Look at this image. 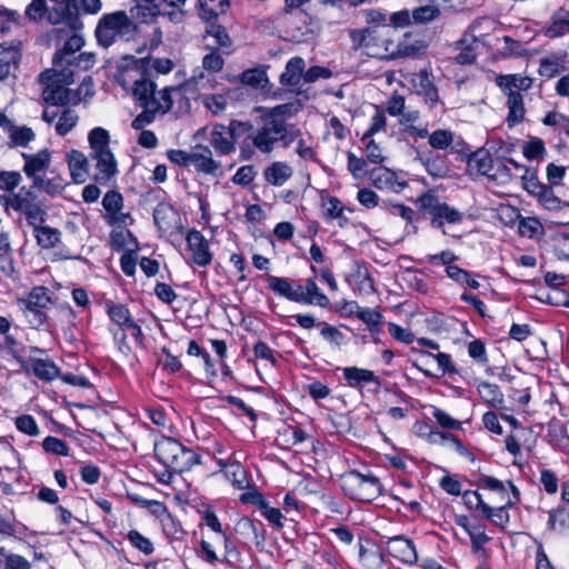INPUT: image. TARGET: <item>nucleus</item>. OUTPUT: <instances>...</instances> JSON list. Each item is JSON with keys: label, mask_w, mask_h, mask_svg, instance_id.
Returning a JSON list of instances; mask_svg holds the SVG:
<instances>
[{"label": "nucleus", "mask_w": 569, "mask_h": 569, "mask_svg": "<svg viewBox=\"0 0 569 569\" xmlns=\"http://www.w3.org/2000/svg\"><path fill=\"white\" fill-rule=\"evenodd\" d=\"M157 459L168 469L182 472L198 462V456L179 441L170 437H162L154 443Z\"/></svg>", "instance_id": "20e7f679"}, {"label": "nucleus", "mask_w": 569, "mask_h": 569, "mask_svg": "<svg viewBox=\"0 0 569 569\" xmlns=\"http://www.w3.org/2000/svg\"><path fill=\"white\" fill-rule=\"evenodd\" d=\"M68 164L73 181L76 183L84 182L88 168L87 157L78 150H72L68 154Z\"/></svg>", "instance_id": "4be33fe9"}, {"label": "nucleus", "mask_w": 569, "mask_h": 569, "mask_svg": "<svg viewBox=\"0 0 569 569\" xmlns=\"http://www.w3.org/2000/svg\"><path fill=\"white\" fill-rule=\"evenodd\" d=\"M492 162L489 151L480 148L469 157L468 167L482 176H489L492 170Z\"/></svg>", "instance_id": "a878e982"}, {"label": "nucleus", "mask_w": 569, "mask_h": 569, "mask_svg": "<svg viewBox=\"0 0 569 569\" xmlns=\"http://www.w3.org/2000/svg\"><path fill=\"white\" fill-rule=\"evenodd\" d=\"M21 181V174L16 171H1L0 172V189L6 191H12L19 186Z\"/></svg>", "instance_id": "13d9d810"}, {"label": "nucleus", "mask_w": 569, "mask_h": 569, "mask_svg": "<svg viewBox=\"0 0 569 569\" xmlns=\"http://www.w3.org/2000/svg\"><path fill=\"white\" fill-rule=\"evenodd\" d=\"M291 176V167L280 161L271 163L264 170V178L272 186H282Z\"/></svg>", "instance_id": "b1692460"}, {"label": "nucleus", "mask_w": 569, "mask_h": 569, "mask_svg": "<svg viewBox=\"0 0 569 569\" xmlns=\"http://www.w3.org/2000/svg\"><path fill=\"white\" fill-rule=\"evenodd\" d=\"M440 11L437 4L428 3L412 11V18L416 22L426 23L439 16Z\"/></svg>", "instance_id": "a18cd8bd"}, {"label": "nucleus", "mask_w": 569, "mask_h": 569, "mask_svg": "<svg viewBox=\"0 0 569 569\" xmlns=\"http://www.w3.org/2000/svg\"><path fill=\"white\" fill-rule=\"evenodd\" d=\"M154 223L163 232L171 231L179 227L180 217L178 211L167 202H160L153 211Z\"/></svg>", "instance_id": "dca6fc26"}, {"label": "nucleus", "mask_w": 569, "mask_h": 569, "mask_svg": "<svg viewBox=\"0 0 569 569\" xmlns=\"http://www.w3.org/2000/svg\"><path fill=\"white\" fill-rule=\"evenodd\" d=\"M541 228V223L536 218H523L519 221L518 231L521 236L532 238Z\"/></svg>", "instance_id": "864d4df0"}, {"label": "nucleus", "mask_w": 569, "mask_h": 569, "mask_svg": "<svg viewBox=\"0 0 569 569\" xmlns=\"http://www.w3.org/2000/svg\"><path fill=\"white\" fill-rule=\"evenodd\" d=\"M240 79L244 84L258 88L262 87V83L267 80V77L262 70L249 69L241 73Z\"/></svg>", "instance_id": "3c124183"}, {"label": "nucleus", "mask_w": 569, "mask_h": 569, "mask_svg": "<svg viewBox=\"0 0 569 569\" xmlns=\"http://www.w3.org/2000/svg\"><path fill=\"white\" fill-rule=\"evenodd\" d=\"M16 426L21 431L29 436H36L39 433V429L34 419L31 416L23 415L16 419Z\"/></svg>", "instance_id": "680f3d73"}, {"label": "nucleus", "mask_w": 569, "mask_h": 569, "mask_svg": "<svg viewBox=\"0 0 569 569\" xmlns=\"http://www.w3.org/2000/svg\"><path fill=\"white\" fill-rule=\"evenodd\" d=\"M268 283L271 290L291 301L298 302L300 300H306V297L303 296V287L300 284L297 286V288H293L287 279L278 277H269Z\"/></svg>", "instance_id": "a211bd4d"}, {"label": "nucleus", "mask_w": 569, "mask_h": 569, "mask_svg": "<svg viewBox=\"0 0 569 569\" xmlns=\"http://www.w3.org/2000/svg\"><path fill=\"white\" fill-rule=\"evenodd\" d=\"M34 133L28 127H14L11 129L10 139L13 146H27L31 140H33Z\"/></svg>", "instance_id": "09e8293b"}, {"label": "nucleus", "mask_w": 569, "mask_h": 569, "mask_svg": "<svg viewBox=\"0 0 569 569\" xmlns=\"http://www.w3.org/2000/svg\"><path fill=\"white\" fill-rule=\"evenodd\" d=\"M78 122V116L71 109H66L59 116L56 123V131L60 136L67 134Z\"/></svg>", "instance_id": "37998d69"}, {"label": "nucleus", "mask_w": 569, "mask_h": 569, "mask_svg": "<svg viewBox=\"0 0 569 569\" xmlns=\"http://www.w3.org/2000/svg\"><path fill=\"white\" fill-rule=\"evenodd\" d=\"M48 21L53 26H61L60 28L70 30H81L83 27L77 0L53 2V6L48 8Z\"/></svg>", "instance_id": "1a4fd4ad"}, {"label": "nucleus", "mask_w": 569, "mask_h": 569, "mask_svg": "<svg viewBox=\"0 0 569 569\" xmlns=\"http://www.w3.org/2000/svg\"><path fill=\"white\" fill-rule=\"evenodd\" d=\"M302 108V104L300 101H293L288 102L283 104H279L273 108H259V112L262 113L264 117L274 120V121H284V118L292 117L296 114L300 109Z\"/></svg>", "instance_id": "412c9836"}, {"label": "nucleus", "mask_w": 569, "mask_h": 569, "mask_svg": "<svg viewBox=\"0 0 569 569\" xmlns=\"http://www.w3.org/2000/svg\"><path fill=\"white\" fill-rule=\"evenodd\" d=\"M42 446L47 452H52V453L61 455V456L68 455L67 443L63 440L58 439L56 437H47L43 440Z\"/></svg>", "instance_id": "bf43d9fd"}, {"label": "nucleus", "mask_w": 569, "mask_h": 569, "mask_svg": "<svg viewBox=\"0 0 569 569\" xmlns=\"http://www.w3.org/2000/svg\"><path fill=\"white\" fill-rule=\"evenodd\" d=\"M303 296L306 297V300H300L299 302L309 305L316 303L320 307H327L329 305V299L319 291L313 279L307 280L306 286L303 287Z\"/></svg>", "instance_id": "4c0bfd02"}, {"label": "nucleus", "mask_w": 569, "mask_h": 569, "mask_svg": "<svg viewBox=\"0 0 569 569\" xmlns=\"http://www.w3.org/2000/svg\"><path fill=\"white\" fill-rule=\"evenodd\" d=\"M480 397L490 406L501 409L503 403V396L497 385L482 382L478 387Z\"/></svg>", "instance_id": "72a5a7b5"}, {"label": "nucleus", "mask_w": 569, "mask_h": 569, "mask_svg": "<svg viewBox=\"0 0 569 569\" xmlns=\"http://www.w3.org/2000/svg\"><path fill=\"white\" fill-rule=\"evenodd\" d=\"M200 17L204 20H211L222 14L229 8V0H198Z\"/></svg>", "instance_id": "2f4dec72"}, {"label": "nucleus", "mask_w": 569, "mask_h": 569, "mask_svg": "<svg viewBox=\"0 0 569 569\" xmlns=\"http://www.w3.org/2000/svg\"><path fill=\"white\" fill-rule=\"evenodd\" d=\"M20 51L14 47H0V80L6 79L20 60Z\"/></svg>", "instance_id": "393cba45"}, {"label": "nucleus", "mask_w": 569, "mask_h": 569, "mask_svg": "<svg viewBox=\"0 0 569 569\" xmlns=\"http://www.w3.org/2000/svg\"><path fill=\"white\" fill-rule=\"evenodd\" d=\"M20 308L26 312L29 322L34 326H41L46 320V315L42 309L47 308L50 303V297L46 288H34L26 299L18 301Z\"/></svg>", "instance_id": "9d476101"}, {"label": "nucleus", "mask_w": 569, "mask_h": 569, "mask_svg": "<svg viewBox=\"0 0 569 569\" xmlns=\"http://www.w3.org/2000/svg\"><path fill=\"white\" fill-rule=\"evenodd\" d=\"M187 242L192 252V260L198 266H207L211 262V253L204 237L200 231L191 230L187 236Z\"/></svg>", "instance_id": "2eb2a0df"}, {"label": "nucleus", "mask_w": 569, "mask_h": 569, "mask_svg": "<svg viewBox=\"0 0 569 569\" xmlns=\"http://www.w3.org/2000/svg\"><path fill=\"white\" fill-rule=\"evenodd\" d=\"M389 555L405 563H415L418 559L416 548L411 540L401 536L393 537L387 542Z\"/></svg>", "instance_id": "4468645a"}, {"label": "nucleus", "mask_w": 569, "mask_h": 569, "mask_svg": "<svg viewBox=\"0 0 569 569\" xmlns=\"http://www.w3.org/2000/svg\"><path fill=\"white\" fill-rule=\"evenodd\" d=\"M539 73L546 78H552L559 73V63L555 58H543L540 61Z\"/></svg>", "instance_id": "69168bd1"}, {"label": "nucleus", "mask_w": 569, "mask_h": 569, "mask_svg": "<svg viewBox=\"0 0 569 569\" xmlns=\"http://www.w3.org/2000/svg\"><path fill=\"white\" fill-rule=\"evenodd\" d=\"M305 61L300 57L292 58L286 66V71L280 77L283 86H298L303 77Z\"/></svg>", "instance_id": "5701e85b"}, {"label": "nucleus", "mask_w": 569, "mask_h": 569, "mask_svg": "<svg viewBox=\"0 0 569 569\" xmlns=\"http://www.w3.org/2000/svg\"><path fill=\"white\" fill-rule=\"evenodd\" d=\"M6 203L22 213L30 226L42 224L48 218L46 204L39 199L32 186L22 187L17 193L8 197Z\"/></svg>", "instance_id": "423d86ee"}, {"label": "nucleus", "mask_w": 569, "mask_h": 569, "mask_svg": "<svg viewBox=\"0 0 569 569\" xmlns=\"http://www.w3.org/2000/svg\"><path fill=\"white\" fill-rule=\"evenodd\" d=\"M203 103L213 114H219L226 109L227 99L221 94L204 96Z\"/></svg>", "instance_id": "052dcab7"}, {"label": "nucleus", "mask_w": 569, "mask_h": 569, "mask_svg": "<svg viewBox=\"0 0 569 569\" xmlns=\"http://www.w3.org/2000/svg\"><path fill=\"white\" fill-rule=\"evenodd\" d=\"M128 538L130 542L140 551H142L146 555H150L153 551V546L149 539L143 537L140 532L137 530H131L128 533Z\"/></svg>", "instance_id": "5fc2aeb1"}, {"label": "nucleus", "mask_w": 569, "mask_h": 569, "mask_svg": "<svg viewBox=\"0 0 569 569\" xmlns=\"http://www.w3.org/2000/svg\"><path fill=\"white\" fill-rule=\"evenodd\" d=\"M343 375L348 383L352 387H357L363 382H373L376 385L375 391L378 392L380 389V380L373 371L349 367L343 370Z\"/></svg>", "instance_id": "aec40b11"}, {"label": "nucleus", "mask_w": 569, "mask_h": 569, "mask_svg": "<svg viewBox=\"0 0 569 569\" xmlns=\"http://www.w3.org/2000/svg\"><path fill=\"white\" fill-rule=\"evenodd\" d=\"M224 61L222 57L216 52L212 51L203 57L202 66L206 70L209 71H220L223 68Z\"/></svg>", "instance_id": "0e129e2a"}, {"label": "nucleus", "mask_w": 569, "mask_h": 569, "mask_svg": "<svg viewBox=\"0 0 569 569\" xmlns=\"http://www.w3.org/2000/svg\"><path fill=\"white\" fill-rule=\"evenodd\" d=\"M26 368L31 370L38 378L47 381L54 379L59 373V369L53 362L41 359L28 361Z\"/></svg>", "instance_id": "c756f323"}, {"label": "nucleus", "mask_w": 569, "mask_h": 569, "mask_svg": "<svg viewBox=\"0 0 569 569\" xmlns=\"http://www.w3.org/2000/svg\"><path fill=\"white\" fill-rule=\"evenodd\" d=\"M73 69L53 67L41 72L40 82L47 87L42 92L43 100L52 106L77 104L81 98L64 86L73 82Z\"/></svg>", "instance_id": "f03ea898"}, {"label": "nucleus", "mask_w": 569, "mask_h": 569, "mask_svg": "<svg viewBox=\"0 0 569 569\" xmlns=\"http://www.w3.org/2000/svg\"><path fill=\"white\" fill-rule=\"evenodd\" d=\"M509 113L507 122L509 127L520 123L523 120L525 107L522 96L518 91L507 92Z\"/></svg>", "instance_id": "bb28decb"}, {"label": "nucleus", "mask_w": 569, "mask_h": 569, "mask_svg": "<svg viewBox=\"0 0 569 569\" xmlns=\"http://www.w3.org/2000/svg\"><path fill=\"white\" fill-rule=\"evenodd\" d=\"M443 220L455 223L461 220V213L447 204H438L435 209V217L432 218V226L441 228Z\"/></svg>", "instance_id": "e433bc0d"}, {"label": "nucleus", "mask_w": 569, "mask_h": 569, "mask_svg": "<svg viewBox=\"0 0 569 569\" xmlns=\"http://www.w3.org/2000/svg\"><path fill=\"white\" fill-rule=\"evenodd\" d=\"M206 34L207 37L213 38L216 40V44L222 49L223 52H230L232 41L224 27L220 24H210L207 28Z\"/></svg>", "instance_id": "58836bf2"}, {"label": "nucleus", "mask_w": 569, "mask_h": 569, "mask_svg": "<svg viewBox=\"0 0 569 569\" xmlns=\"http://www.w3.org/2000/svg\"><path fill=\"white\" fill-rule=\"evenodd\" d=\"M543 151V142L540 139H532L523 146V154L529 160L538 158Z\"/></svg>", "instance_id": "774afa93"}, {"label": "nucleus", "mask_w": 569, "mask_h": 569, "mask_svg": "<svg viewBox=\"0 0 569 569\" xmlns=\"http://www.w3.org/2000/svg\"><path fill=\"white\" fill-rule=\"evenodd\" d=\"M102 206L106 211L116 214L121 210L123 206V198L118 191H108L102 199Z\"/></svg>", "instance_id": "8fccbe9b"}, {"label": "nucleus", "mask_w": 569, "mask_h": 569, "mask_svg": "<svg viewBox=\"0 0 569 569\" xmlns=\"http://www.w3.org/2000/svg\"><path fill=\"white\" fill-rule=\"evenodd\" d=\"M228 134L232 138L236 143L241 137L251 132L253 126L250 121L231 120L229 126L226 127Z\"/></svg>", "instance_id": "49530a36"}, {"label": "nucleus", "mask_w": 569, "mask_h": 569, "mask_svg": "<svg viewBox=\"0 0 569 569\" xmlns=\"http://www.w3.org/2000/svg\"><path fill=\"white\" fill-rule=\"evenodd\" d=\"M31 186L36 190L40 189L50 196H54L63 189L64 181L61 178H53L47 180L42 178V181L40 183H32Z\"/></svg>", "instance_id": "603ef678"}, {"label": "nucleus", "mask_w": 569, "mask_h": 569, "mask_svg": "<svg viewBox=\"0 0 569 569\" xmlns=\"http://www.w3.org/2000/svg\"><path fill=\"white\" fill-rule=\"evenodd\" d=\"M426 48L423 41L415 40L410 41L407 37L403 41L399 42L396 47V50H390L388 58H403V57H415L419 54Z\"/></svg>", "instance_id": "473e14b6"}, {"label": "nucleus", "mask_w": 569, "mask_h": 569, "mask_svg": "<svg viewBox=\"0 0 569 569\" xmlns=\"http://www.w3.org/2000/svg\"><path fill=\"white\" fill-rule=\"evenodd\" d=\"M71 60L72 64H66L67 68L76 67L79 70H89L96 63V54L93 52H82Z\"/></svg>", "instance_id": "4d7b16f0"}, {"label": "nucleus", "mask_w": 569, "mask_h": 569, "mask_svg": "<svg viewBox=\"0 0 569 569\" xmlns=\"http://www.w3.org/2000/svg\"><path fill=\"white\" fill-rule=\"evenodd\" d=\"M184 2L186 0H148L147 6L139 4L136 8H132L130 13L132 18H140L143 22H147L149 19H152L157 14L161 13V4L178 7Z\"/></svg>", "instance_id": "f3484780"}, {"label": "nucleus", "mask_w": 569, "mask_h": 569, "mask_svg": "<svg viewBox=\"0 0 569 569\" xmlns=\"http://www.w3.org/2000/svg\"><path fill=\"white\" fill-rule=\"evenodd\" d=\"M18 17L19 14L17 11L9 10L0 6V32H9L11 24L17 22Z\"/></svg>", "instance_id": "e2e57ef3"}, {"label": "nucleus", "mask_w": 569, "mask_h": 569, "mask_svg": "<svg viewBox=\"0 0 569 569\" xmlns=\"http://www.w3.org/2000/svg\"><path fill=\"white\" fill-rule=\"evenodd\" d=\"M226 126L216 124L210 133V144L219 154H230L236 150V143L232 138L224 136Z\"/></svg>", "instance_id": "6ab92c4d"}, {"label": "nucleus", "mask_w": 569, "mask_h": 569, "mask_svg": "<svg viewBox=\"0 0 569 569\" xmlns=\"http://www.w3.org/2000/svg\"><path fill=\"white\" fill-rule=\"evenodd\" d=\"M512 505L513 502L509 498L503 506L497 509H492L490 506L483 505V513L487 516V518L491 519L493 523L503 527L509 521V513L507 508Z\"/></svg>", "instance_id": "a19ab883"}, {"label": "nucleus", "mask_w": 569, "mask_h": 569, "mask_svg": "<svg viewBox=\"0 0 569 569\" xmlns=\"http://www.w3.org/2000/svg\"><path fill=\"white\" fill-rule=\"evenodd\" d=\"M26 18L30 21L48 19V7L46 0H32L26 8Z\"/></svg>", "instance_id": "c03bdc74"}, {"label": "nucleus", "mask_w": 569, "mask_h": 569, "mask_svg": "<svg viewBox=\"0 0 569 569\" xmlns=\"http://www.w3.org/2000/svg\"><path fill=\"white\" fill-rule=\"evenodd\" d=\"M38 244L42 248L50 249L59 241V231L50 227H42L41 224L32 226Z\"/></svg>", "instance_id": "c9c22d12"}, {"label": "nucleus", "mask_w": 569, "mask_h": 569, "mask_svg": "<svg viewBox=\"0 0 569 569\" xmlns=\"http://www.w3.org/2000/svg\"><path fill=\"white\" fill-rule=\"evenodd\" d=\"M341 487L349 498L367 502L381 492L380 482L376 477L363 476L355 470L341 477Z\"/></svg>", "instance_id": "0eeeda50"}, {"label": "nucleus", "mask_w": 569, "mask_h": 569, "mask_svg": "<svg viewBox=\"0 0 569 569\" xmlns=\"http://www.w3.org/2000/svg\"><path fill=\"white\" fill-rule=\"evenodd\" d=\"M261 124L257 131L250 134L252 146L262 153L272 152L276 143L282 142L283 147H288L296 139L293 127L288 126L284 121H274L262 113L260 116Z\"/></svg>", "instance_id": "7ed1b4c3"}, {"label": "nucleus", "mask_w": 569, "mask_h": 569, "mask_svg": "<svg viewBox=\"0 0 569 569\" xmlns=\"http://www.w3.org/2000/svg\"><path fill=\"white\" fill-rule=\"evenodd\" d=\"M496 82L506 92L516 91V89L528 90L532 84L530 78L516 74L498 76Z\"/></svg>", "instance_id": "7c9ffc66"}, {"label": "nucleus", "mask_w": 569, "mask_h": 569, "mask_svg": "<svg viewBox=\"0 0 569 569\" xmlns=\"http://www.w3.org/2000/svg\"><path fill=\"white\" fill-rule=\"evenodd\" d=\"M468 353L472 359L477 360L480 363H486L488 361L485 345L479 339L473 340L469 343Z\"/></svg>", "instance_id": "338daca9"}, {"label": "nucleus", "mask_w": 569, "mask_h": 569, "mask_svg": "<svg viewBox=\"0 0 569 569\" xmlns=\"http://www.w3.org/2000/svg\"><path fill=\"white\" fill-rule=\"evenodd\" d=\"M109 133L102 128H94L89 133L91 157L97 161L99 172L94 176L97 182H107L117 172V162L109 148Z\"/></svg>", "instance_id": "39448f33"}, {"label": "nucleus", "mask_w": 569, "mask_h": 569, "mask_svg": "<svg viewBox=\"0 0 569 569\" xmlns=\"http://www.w3.org/2000/svg\"><path fill=\"white\" fill-rule=\"evenodd\" d=\"M355 313L360 320H362L365 323H367L369 327H372V328L379 326L381 318H382L380 312H378L375 309H366V308L357 307V310Z\"/></svg>", "instance_id": "6e6d98bb"}, {"label": "nucleus", "mask_w": 569, "mask_h": 569, "mask_svg": "<svg viewBox=\"0 0 569 569\" xmlns=\"http://www.w3.org/2000/svg\"><path fill=\"white\" fill-rule=\"evenodd\" d=\"M23 158L26 160L24 173L32 179V183H40L42 181L40 173L44 172L50 166V152L44 149L36 154L23 153Z\"/></svg>", "instance_id": "ddd939ff"}, {"label": "nucleus", "mask_w": 569, "mask_h": 569, "mask_svg": "<svg viewBox=\"0 0 569 569\" xmlns=\"http://www.w3.org/2000/svg\"><path fill=\"white\" fill-rule=\"evenodd\" d=\"M569 32V11L558 10L552 16V23L547 30V34L551 38L560 37Z\"/></svg>", "instance_id": "f704fd0d"}, {"label": "nucleus", "mask_w": 569, "mask_h": 569, "mask_svg": "<svg viewBox=\"0 0 569 569\" xmlns=\"http://www.w3.org/2000/svg\"><path fill=\"white\" fill-rule=\"evenodd\" d=\"M390 31L389 26H383L382 30H379L378 27H369L367 28V32L370 33L369 39L367 40V49L370 56H380L387 57L390 53V46H392V41L387 37Z\"/></svg>", "instance_id": "f8f14e48"}, {"label": "nucleus", "mask_w": 569, "mask_h": 569, "mask_svg": "<svg viewBox=\"0 0 569 569\" xmlns=\"http://www.w3.org/2000/svg\"><path fill=\"white\" fill-rule=\"evenodd\" d=\"M453 141V133L446 129L436 130L429 136V144L435 149H446Z\"/></svg>", "instance_id": "de8ad7c7"}, {"label": "nucleus", "mask_w": 569, "mask_h": 569, "mask_svg": "<svg viewBox=\"0 0 569 569\" xmlns=\"http://www.w3.org/2000/svg\"><path fill=\"white\" fill-rule=\"evenodd\" d=\"M80 30H70L67 28H57L54 29V33L57 38L63 39L67 37V40L63 44V48L58 51L53 58V67L58 68H67L66 64H72L73 54L79 51L83 44L84 40L79 34Z\"/></svg>", "instance_id": "9b49d317"}, {"label": "nucleus", "mask_w": 569, "mask_h": 569, "mask_svg": "<svg viewBox=\"0 0 569 569\" xmlns=\"http://www.w3.org/2000/svg\"><path fill=\"white\" fill-rule=\"evenodd\" d=\"M418 93L425 96L426 102L433 107L438 102V92L427 71H420L415 80Z\"/></svg>", "instance_id": "c85d7f7f"}, {"label": "nucleus", "mask_w": 569, "mask_h": 569, "mask_svg": "<svg viewBox=\"0 0 569 569\" xmlns=\"http://www.w3.org/2000/svg\"><path fill=\"white\" fill-rule=\"evenodd\" d=\"M178 91L174 87H166L158 91L153 81L147 78L136 80L133 97L143 110L133 119L132 127L141 130L153 122L158 113L166 114L173 103L171 93Z\"/></svg>", "instance_id": "f257e3e1"}, {"label": "nucleus", "mask_w": 569, "mask_h": 569, "mask_svg": "<svg viewBox=\"0 0 569 569\" xmlns=\"http://www.w3.org/2000/svg\"><path fill=\"white\" fill-rule=\"evenodd\" d=\"M223 472L226 477L231 480L234 488H246L248 480L246 470L239 463H230L224 467Z\"/></svg>", "instance_id": "ea45409f"}, {"label": "nucleus", "mask_w": 569, "mask_h": 569, "mask_svg": "<svg viewBox=\"0 0 569 569\" xmlns=\"http://www.w3.org/2000/svg\"><path fill=\"white\" fill-rule=\"evenodd\" d=\"M198 152L192 153L191 164L206 173H214L219 169V163L212 159V152L207 147H199Z\"/></svg>", "instance_id": "cd10ccee"}, {"label": "nucleus", "mask_w": 569, "mask_h": 569, "mask_svg": "<svg viewBox=\"0 0 569 569\" xmlns=\"http://www.w3.org/2000/svg\"><path fill=\"white\" fill-rule=\"evenodd\" d=\"M108 315L122 329H126L133 321L129 310L123 305H108Z\"/></svg>", "instance_id": "79ce46f5"}, {"label": "nucleus", "mask_w": 569, "mask_h": 569, "mask_svg": "<svg viewBox=\"0 0 569 569\" xmlns=\"http://www.w3.org/2000/svg\"><path fill=\"white\" fill-rule=\"evenodd\" d=\"M133 23L124 11H116L104 14L96 29V37L99 44L108 48L118 36H123L132 31Z\"/></svg>", "instance_id": "6e6552de"}]
</instances>
